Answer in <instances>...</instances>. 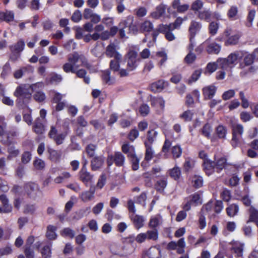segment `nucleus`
<instances>
[{"mask_svg": "<svg viewBox=\"0 0 258 258\" xmlns=\"http://www.w3.org/2000/svg\"><path fill=\"white\" fill-rule=\"evenodd\" d=\"M79 176L80 180L86 186L93 182L94 176L87 169L81 168L79 172Z\"/></svg>", "mask_w": 258, "mask_h": 258, "instance_id": "ddd939ff", "label": "nucleus"}, {"mask_svg": "<svg viewBox=\"0 0 258 258\" xmlns=\"http://www.w3.org/2000/svg\"><path fill=\"white\" fill-rule=\"evenodd\" d=\"M121 60L112 59L109 64V69L114 72H118L119 69V62Z\"/></svg>", "mask_w": 258, "mask_h": 258, "instance_id": "bf43d9fd", "label": "nucleus"}, {"mask_svg": "<svg viewBox=\"0 0 258 258\" xmlns=\"http://www.w3.org/2000/svg\"><path fill=\"white\" fill-rule=\"evenodd\" d=\"M33 72V68L30 65H27L16 70L14 73V76L15 78L18 79L22 78L26 73Z\"/></svg>", "mask_w": 258, "mask_h": 258, "instance_id": "5701e85b", "label": "nucleus"}, {"mask_svg": "<svg viewBox=\"0 0 258 258\" xmlns=\"http://www.w3.org/2000/svg\"><path fill=\"white\" fill-rule=\"evenodd\" d=\"M203 166L204 170L208 176L213 174L214 172L215 167V163L209 159H206L203 161Z\"/></svg>", "mask_w": 258, "mask_h": 258, "instance_id": "aec40b11", "label": "nucleus"}, {"mask_svg": "<svg viewBox=\"0 0 258 258\" xmlns=\"http://www.w3.org/2000/svg\"><path fill=\"white\" fill-rule=\"evenodd\" d=\"M82 18V14L81 11L79 10H76L73 14L71 20L75 23H78L80 22Z\"/></svg>", "mask_w": 258, "mask_h": 258, "instance_id": "e2e57ef3", "label": "nucleus"}, {"mask_svg": "<svg viewBox=\"0 0 258 258\" xmlns=\"http://www.w3.org/2000/svg\"><path fill=\"white\" fill-rule=\"evenodd\" d=\"M203 91L205 98L210 99L215 95L216 87L213 85L207 86L203 88Z\"/></svg>", "mask_w": 258, "mask_h": 258, "instance_id": "a878e982", "label": "nucleus"}, {"mask_svg": "<svg viewBox=\"0 0 258 258\" xmlns=\"http://www.w3.org/2000/svg\"><path fill=\"white\" fill-rule=\"evenodd\" d=\"M168 85V83L163 80H159L152 83L151 89L153 92H160Z\"/></svg>", "mask_w": 258, "mask_h": 258, "instance_id": "412c9836", "label": "nucleus"}, {"mask_svg": "<svg viewBox=\"0 0 258 258\" xmlns=\"http://www.w3.org/2000/svg\"><path fill=\"white\" fill-rule=\"evenodd\" d=\"M182 149L179 145L173 146L171 149V152L174 158H179L182 154Z\"/></svg>", "mask_w": 258, "mask_h": 258, "instance_id": "13d9d810", "label": "nucleus"}, {"mask_svg": "<svg viewBox=\"0 0 258 258\" xmlns=\"http://www.w3.org/2000/svg\"><path fill=\"white\" fill-rule=\"evenodd\" d=\"M33 130L37 134H42L44 133L45 131L44 126L40 118L38 117L35 119L33 125Z\"/></svg>", "mask_w": 258, "mask_h": 258, "instance_id": "7c9ffc66", "label": "nucleus"}, {"mask_svg": "<svg viewBox=\"0 0 258 258\" xmlns=\"http://www.w3.org/2000/svg\"><path fill=\"white\" fill-rule=\"evenodd\" d=\"M138 51L133 49H130L127 53V69L129 71H132L136 69L138 65V62L140 60L138 57Z\"/></svg>", "mask_w": 258, "mask_h": 258, "instance_id": "423d86ee", "label": "nucleus"}, {"mask_svg": "<svg viewBox=\"0 0 258 258\" xmlns=\"http://www.w3.org/2000/svg\"><path fill=\"white\" fill-rule=\"evenodd\" d=\"M220 50L221 46L216 43L209 44L207 48V51L209 53L218 54Z\"/></svg>", "mask_w": 258, "mask_h": 258, "instance_id": "c03bdc74", "label": "nucleus"}, {"mask_svg": "<svg viewBox=\"0 0 258 258\" xmlns=\"http://www.w3.org/2000/svg\"><path fill=\"white\" fill-rule=\"evenodd\" d=\"M56 227L53 225H49L47 227L46 233V237L49 240H54L57 237V234L55 233Z\"/></svg>", "mask_w": 258, "mask_h": 258, "instance_id": "72a5a7b5", "label": "nucleus"}, {"mask_svg": "<svg viewBox=\"0 0 258 258\" xmlns=\"http://www.w3.org/2000/svg\"><path fill=\"white\" fill-rule=\"evenodd\" d=\"M125 162V157L120 152H115L114 154L108 155L106 162L108 167L111 166L113 163L116 166H123Z\"/></svg>", "mask_w": 258, "mask_h": 258, "instance_id": "0eeeda50", "label": "nucleus"}, {"mask_svg": "<svg viewBox=\"0 0 258 258\" xmlns=\"http://www.w3.org/2000/svg\"><path fill=\"white\" fill-rule=\"evenodd\" d=\"M68 62L62 66V70L66 73L74 74L77 67L86 66L87 61L83 54H80L77 52H74L68 56Z\"/></svg>", "mask_w": 258, "mask_h": 258, "instance_id": "f257e3e1", "label": "nucleus"}, {"mask_svg": "<svg viewBox=\"0 0 258 258\" xmlns=\"http://www.w3.org/2000/svg\"><path fill=\"white\" fill-rule=\"evenodd\" d=\"M218 28V24L215 22H212L209 26L210 34H211L212 35H215L217 33Z\"/></svg>", "mask_w": 258, "mask_h": 258, "instance_id": "69168bd1", "label": "nucleus"}, {"mask_svg": "<svg viewBox=\"0 0 258 258\" xmlns=\"http://www.w3.org/2000/svg\"><path fill=\"white\" fill-rule=\"evenodd\" d=\"M32 158V155L30 152H24L21 157V162L22 163L26 164L28 163Z\"/></svg>", "mask_w": 258, "mask_h": 258, "instance_id": "0e129e2a", "label": "nucleus"}, {"mask_svg": "<svg viewBox=\"0 0 258 258\" xmlns=\"http://www.w3.org/2000/svg\"><path fill=\"white\" fill-rule=\"evenodd\" d=\"M52 243L50 242L49 244L44 246L41 250V253L43 258H49L51 256V247Z\"/></svg>", "mask_w": 258, "mask_h": 258, "instance_id": "37998d69", "label": "nucleus"}, {"mask_svg": "<svg viewBox=\"0 0 258 258\" xmlns=\"http://www.w3.org/2000/svg\"><path fill=\"white\" fill-rule=\"evenodd\" d=\"M161 222V218L160 216L152 217L149 223V226L153 229H157Z\"/></svg>", "mask_w": 258, "mask_h": 258, "instance_id": "49530a36", "label": "nucleus"}, {"mask_svg": "<svg viewBox=\"0 0 258 258\" xmlns=\"http://www.w3.org/2000/svg\"><path fill=\"white\" fill-rule=\"evenodd\" d=\"M134 22V19L132 17H127L125 20H122L119 24V33L120 37H125V31L124 29L128 28L131 23Z\"/></svg>", "mask_w": 258, "mask_h": 258, "instance_id": "dca6fc26", "label": "nucleus"}, {"mask_svg": "<svg viewBox=\"0 0 258 258\" xmlns=\"http://www.w3.org/2000/svg\"><path fill=\"white\" fill-rule=\"evenodd\" d=\"M128 158L131 162L133 170H137L139 167L140 159L137 157L136 154Z\"/></svg>", "mask_w": 258, "mask_h": 258, "instance_id": "864d4df0", "label": "nucleus"}, {"mask_svg": "<svg viewBox=\"0 0 258 258\" xmlns=\"http://www.w3.org/2000/svg\"><path fill=\"white\" fill-rule=\"evenodd\" d=\"M24 189L28 197L35 198L39 190V186L34 182H28L24 185Z\"/></svg>", "mask_w": 258, "mask_h": 258, "instance_id": "f8f14e48", "label": "nucleus"}, {"mask_svg": "<svg viewBox=\"0 0 258 258\" xmlns=\"http://www.w3.org/2000/svg\"><path fill=\"white\" fill-rule=\"evenodd\" d=\"M186 17H184V18H182L179 17L176 18V19L173 23H170L168 25H171V27L172 28V29H173L174 30L176 29H178L180 27L183 22L184 20H186Z\"/></svg>", "mask_w": 258, "mask_h": 258, "instance_id": "5fc2aeb1", "label": "nucleus"}, {"mask_svg": "<svg viewBox=\"0 0 258 258\" xmlns=\"http://www.w3.org/2000/svg\"><path fill=\"white\" fill-rule=\"evenodd\" d=\"M167 185V179L165 177H164L157 181L155 184V188L157 191L160 193H163Z\"/></svg>", "mask_w": 258, "mask_h": 258, "instance_id": "c85d7f7f", "label": "nucleus"}, {"mask_svg": "<svg viewBox=\"0 0 258 258\" xmlns=\"http://www.w3.org/2000/svg\"><path fill=\"white\" fill-rule=\"evenodd\" d=\"M158 30L159 32L164 34L166 39L168 41H172L176 39L175 35L172 32L174 29H172L171 25L161 24L158 25Z\"/></svg>", "mask_w": 258, "mask_h": 258, "instance_id": "1a4fd4ad", "label": "nucleus"}, {"mask_svg": "<svg viewBox=\"0 0 258 258\" xmlns=\"http://www.w3.org/2000/svg\"><path fill=\"white\" fill-rule=\"evenodd\" d=\"M226 212L228 216L233 217L239 211V207L236 204H231L226 208Z\"/></svg>", "mask_w": 258, "mask_h": 258, "instance_id": "c9c22d12", "label": "nucleus"}, {"mask_svg": "<svg viewBox=\"0 0 258 258\" xmlns=\"http://www.w3.org/2000/svg\"><path fill=\"white\" fill-rule=\"evenodd\" d=\"M158 132L154 130L149 131L147 133V141L145 143H147L152 145L154 142L156 140Z\"/></svg>", "mask_w": 258, "mask_h": 258, "instance_id": "4c0bfd02", "label": "nucleus"}, {"mask_svg": "<svg viewBox=\"0 0 258 258\" xmlns=\"http://www.w3.org/2000/svg\"><path fill=\"white\" fill-rule=\"evenodd\" d=\"M146 148L145 160L147 161H150L153 157L154 152L152 145L147 143H144Z\"/></svg>", "mask_w": 258, "mask_h": 258, "instance_id": "e433bc0d", "label": "nucleus"}, {"mask_svg": "<svg viewBox=\"0 0 258 258\" xmlns=\"http://www.w3.org/2000/svg\"><path fill=\"white\" fill-rule=\"evenodd\" d=\"M254 59V57L252 53L246 54L244 56L243 62L240 63V68L243 69L245 66H250L253 62Z\"/></svg>", "mask_w": 258, "mask_h": 258, "instance_id": "f704fd0d", "label": "nucleus"}, {"mask_svg": "<svg viewBox=\"0 0 258 258\" xmlns=\"http://www.w3.org/2000/svg\"><path fill=\"white\" fill-rule=\"evenodd\" d=\"M218 67H219V63L217 61L216 62H209L206 66V71L211 75L217 70Z\"/></svg>", "mask_w": 258, "mask_h": 258, "instance_id": "3c124183", "label": "nucleus"}, {"mask_svg": "<svg viewBox=\"0 0 258 258\" xmlns=\"http://www.w3.org/2000/svg\"><path fill=\"white\" fill-rule=\"evenodd\" d=\"M139 112L143 116H147L150 112V107L147 104H142L139 108Z\"/></svg>", "mask_w": 258, "mask_h": 258, "instance_id": "052dcab7", "label": "nucleus"}, {"mask_svg": "<svg viewBox=\"0 0 258 258\" xmlns=\"http://www.w3.org/2000/svg\"><path fill=\"white\" fill-rule=\"evenodd\" d=\"M14 19V13L11 11H6L0 13V19L1 20L10 22L13 21Z\"/></svg>", "mask_w": 258, "mask_h": 258, "instance_id": "473e14b6", "label": "nucleus"}, {"mask_svg": "<svg viewBox=\"0 0 258 258\" xmlns=\"http://www.w3.org/2000/svg\"><path fill=\"white\" fill-rule=\"evenodd\" d=\"M191 181L193 186L197 188H200L203 185V178L200 176L195 175L192 177Z\"/></svg>", "mask_w": 258, "mask_h": 258, "instance_id": "603ef678", "label": "nucleus"}, {"mask_svg": "<svg viewBox=\"0 0 258 258\" xmlns=\"http://www.w3.org/2000/svg\"><path fill=\"white\" fill-rule=\"evenodd\" d=\"M190 202L194 206H197L202 204V199L201 196L198 193H195L189 198Z\"/></svg>", "mask_w": 258, "mask_h": 258, "instance_id": "09e8293b", "label": "nucleus"}, {"mask_svg": "<svg viewBox=\"0 0 258 258\" xmlns=\"http://www.w3.org/2000/svg\"><path fill=\"white\" fill-rule=\"evenodd\" d=\"M106 175L104 173L101 174L96 184V187L99 189H102L106 182Z\"/></svg>", "mask_w": 258, "mask_h": 258, "instance_id": "6e6d98bb", "label": "nucleus"}, {"mask_svg": "<svg viewBox=\"0 0 258 258\" xmlns=\"http://www.w3.org/2000/svg\"><path fill=\"white\" fill-rule=\"evenodd\" d=\"M231 250L236 254L238 257H241L243 255L244 243L238 241H232Z\"/></svg>", "mask_w": 258, "mask_h": 258, "instance_id": "b1692460", "label": "nucleus"}, {"mask_svg": "<svg viewBox=\"0 0 258 258\" xmlns=\"http://www.w3.org/2000/svg\"><path fill=\"white\" fill-rule=\"evenodd\" d=\"M147 239L149 240H156L158 239V234L157 229L148 230L146 233Z\"/></svg>", "mask_w": 258, "mask_h": 258, "instance_id": "de8ad7c7", "label": "nucleus"}, {"mask_svg": "<svg viewBox=\"0 0 258 258\" xmlns=\"http://www.w3.org/2000/svg\"><path fill=\"white\" fill-rule=\"evenodd\" d=\"M153 24L150 21L146 20L141 23L140 30L142 32H149L153 30Z\"/></svg>", "mask_w": 258, "mask_h": 258, "instance_id": "79ce46f5", "label": "nucleus"}, {"mask_svg": "<svg viewBox=\"0 0 258 258\" xmlns=\"http://www.w3.org/2000/svg\"><path fill=\"white\" fill-rule=\"evenodd\" d=\"M102 79L103 81L108 84L112 85L114 83L115 80L110 77V72L109 70L103 71L102 74Z\"/></svg>", "mask_w": 258, "mask_h": 258, "instance_id": "a19ab883", "label": "nucleus"}, {"mask_svg": "<svg viewBox=\"0 0 258 258\" xmlns=\"http://www.w3.org/2000/svg\"><path fill=\"white\" fill-rule=\"evenodd\" d=\"M35 168L37 170H42L45 167V162L42 160L37 158L33 162Z\"/></svg>", "mask_w": 258, "mask_h": 258, "instance_id": "338daca9", "label": "nucleus"}, {"mask_svg": "<svg viewBox=\"0 0 258 258\" xmlns=\"http://www.w3.org/2000/svg\"><path fill=\"white\" fill-rule=\"evenodd\" d=\"M243 56L242 52L236 51L231 53L226 58H218L217 62L219 63V68L224 71H230Z\"/></svg>", "mask_w": 258, "mask_h": 258, "instance_id": "f03ea898", "label": "nucleus"}, {"mask_svg": "<svg viewBox=\"0 0 258 258\" xmlns=\"http://www.w3.org/2000/svg\"><path fill=\"white\" fill-rule=\"evenodd\" d=\"M231 127L232 137L231 140V145L235 148L240 143V140L243 133L244 128L242 124L237 123L232 124Z\"/></svg>", "mask_w": 258, "mask_h": 258, "instance_id": "39448f33", "label": "nucleus"}, {"mask_svg": "<svg viewBox=\"0 0 258 258\" xmlns=\"http://www.w3.org/2000/svg\"><path fill=\"white\" fill-rule=\"evenodd\" d=\"M68 134V132L67 131L59 133L56 127L52 125L50 126L48 136L56 145H59L63 144Z\"/></svg>", "mask_w": 258, "mask_h": 258, "instance_id": "20e7f679", "label": "nucleus"}, {"mask_svg": "<svg viewBox=\"0 0 258 258\" xmlns=\"http://www.w3.org/2000/svg\"><path fill=\"white\" fill-rule=\"evenodd\" d=\"M129 217L136 228L139 229L144 226L146 220L144 216L136 213H131L129 214Z\"/></svg>", "mask_w": 258, "mask_h": 258, "instance_id": "4468645a", "label": "nucleus"}, {"mask_svg": "<svg viewBox=\"0 0 258 258\" xmlns=\"http://www.w3.org/2000/svg\"><path fill=\"white\" fill-rule=\"evenodd\" d=\"M168 173L170 176L175 180L179 179L181 176V170L177 166H175L172 169L169 170Z\"/></svg>", "mask_w": 258, "mask_h": 258, "instance_id": "58836bf2", "label": "nucleus"}, {"mask_svg": "<svg viewBox=\"0 0 258 258\" xmlns=\"http://www.w3.org/2000/svg\"><path fill=\"white\" fill-rule=\"evenodd\" d=\"M212 12L209 10H203L199 12L198 17L201 20L209 22L211 20Z\"/></svg>", "mask_w": 258, "mask_h": 258, "instance_id": "a18cd8bd", "label": "nucleus"}, {"mask_svg": "<svg viewBox=\"0 0 258 258\" xmlns=\"http://www.w3.org/2000/svg\"><path fill=\"white\" fill-rule=\"evenodd\" d=\"M166 6L161 3L156 7L155 10L150 14L151 17L155 19H159L162 17L165 13Z\"/></svg>", "mask_w": 258, "mask_h": 258, "instance_id": "a211bd4d", "label": "nucleus"}, {"mask_svg": "<svg viewBox=\"0 0 258 258\" xmlns=\"http://www.w3.org/2000/svg\"><path fill=\"white\" fill-rule=\"evenodd\" d=\"M95 192V187H91L88 190L81 192L79 198L83 202H88L94 199Z\"/></svg>", "mask_w": 258, "mask_h": 258, "instance_id": "f3484780", "label": "nucleus"}, {"mask_svg": "<svg viewBox=\"0 0 258 258\" xmlns=\"http://www.w3.org/2000/svg\"><path fill=\"white\" fill-rule=\"evenodd\" d=\"M216 133L219 138L223 139L227 134L226 128L222 125H219L216 128Z\"/></svg>", "mask_w": 258, "mask_h": 258, "instance_id": "4d7b16f0", "label": "nucleus"}, {"mask_svg": "<svg viewBox=\"0 0 258 258\" xmlns=\"http://www.w3.org/2000/svg\"><path fill=\"white\" fill-rule=\"evenodd\" d=\"M60 234L63 237H67L72 239L75 236V232L70 228H65L61 231Z\"/></svg>", "mask_w": 258, "mask_h": 258, "instance_id": "8fccbe9b", "label": "nucleus"}, {"mask_svg": "<svg viewBox=\"0 0 258 258\" xmlns=\"http://www.w3.org/2000/svg\"><path fill=\"white\" fill-rule=\"evenodd\" d=\"M0 201L3 204L2 210L5 213H10L12 210V206L9 203V200L5 195L0 196Z\"/></svg>", "mask_w": 258, "mask_h": 258, "instance_id": "393cba45", "label": "nucleus"}, {"mask_svg": "<svg viewBox=\"0 0 258 258\" xmlns=\"http://www.w3.org/2000/svg\"><path fill=\"white\" fill-rule=\"evenodd\" d=\"M25 47V42L23 40H20L16 44L10 46L9 48L12 53H21Z\"/></svg>", "mask_w": 258, "mask_h": 258, "instance_id": "cd10ccee", "label": "nucleus"}, {"mask_svg": "<svg viewBox=\"0 0 258 258\" xmlns=\"http://www.w3.org/2000/svg\"><path fill=\"white\" fill-rule=\"evenodd\" d=\"M172 7L176 10L179 13H183L188 10L189 6L188 4L181 5L180 0H174L172 4Z\"/></svg>", "mask_w": 258, "mask_h": 258, "instance_id": "4be33fe9", "label": "nucleus"}, {"mask_svg": "<svg viewBox=\"0 0 258 258\" xmlns=\"http://www.w3.org/2000/svg\"><path fill=\"white\" fill-rule=\"evenodd\" d=\"M36 207L34 204H27L24 207V213L25 214H33L36 211Z\"/></svg>", "mask_w": 258, "mask_h": 258, "instance_id": "774afa93", "label": "nucleus"}, {"mask_svg": "<svg viewBox=\"0 0 258 258\" xmlns=\"http://www.w3.org/2000/svg\"><path fill=\"white\" fill-rule=\"evenodd\" d=\"M249 218L247 221V223L248 224L250 222H253L255 223L257 227H258V211L252 207L249 208Z\"/></svg>", "mask_w": 258, "mask_h": 258, "instance_id": "2f4dec72", "label": "nucleus"}, {"mask_svg": "<svg viewBox=\"0 0 258 258\" xmlns=\"http://www.w3.org/2000/svg\"><path fill=\"white\" fill-rule=\"evenodd\" d=\"M105 54L109 57H114L115 59L121 60L122 55L116 50V45L113 43H110L106 48Z\"/></svg>", "mask_w": 258, "mask_h": 258, "instance_id": "9b49d317", "label": "nucleus"}, {"mask_svg": "<svg viewBox=\"0 0 258 258\" xmlns=\"http://www.w3.org/2000/svg\"><path fill=\"white\" fill-rule=\"evenodd\" d=\"M79 67H76L74 74H76L77 77L83 79L84 82L86 84H89L90 79L89 77L86 76L87 74V71L82 69H78Z\"/></svg>", "mask_w": 258, "mask_h": 258, "instance_id": "bb28decb", "label": "nucleus"}, {"mask_svg": "<svg viewBox=\"0 0 258 258\" xmlns=\"http://www.w3.org/2000/svg\"><path fill=\"white\" fill-rule=\"evenodd\" d=\"M215 165L216 168L220 171L225 169V170H232L234 171L240 167L239 165L228 163L225 157L219 158L215 163Z\"/></svg>", "mask_w": 258, "mask_h": 258, "instance_id": "6e6552de", "label": "nucleus"}, {"mask_svg": "<svg viewBox=\"0 0 258 258\" xmlns=\"http://www.w3.org/2000/svg\"><path fill=\"white\" fill-rule=\"evenodd\" d=\"M176 243L178 247L177 248V253L179 254L183 253L184 252V248L185 246L184 239L183 238L179 239Z\"/></svg>", "mask_w": 258, "mask_h": 258, "instance_id": "680f3d73", "label": "nucleus"}, {"mask_svg": "<svg viewBox=\"0 0 258 258\" xmlns=\"http://www.w3.org/2000/svg\"><path fill=\"white\" fill-rule=\"evenodd\" d=\"M201 28L202 24L200 22L195 20L191 21L188 27L189 37H191V39L195 38Z\"/></svg>", "mask_w": 258, "mask_h": 258, "instance_id": "2eb2a0df", "label": "nucleus"}, {"mask_svg": "<svg viewBox=\"0 0 258 258\" xmlns=\"http://www.w3.org/2000/svg\"><path fill=\"white\" fill-rule=\"evenodd\" d=\"M121 150L129 158L136 154L135 147L128 143H125L121 147Z\"/></svg>", "mask_w": 258, "mask_h": 258, "instance_id": "c756f323", "label": "nucleus"}, {"mask_svg": "<svg viewBox=\"0 0 258 258\" xmlns=\"http://www.w3.org/2000/svg\"><path fill=\"white\" fill-rule=\"evenodd\" d=\"M151 104L152 106H159L161 108L165 106V101L162 97H151Z\"/></svg>", "mask_w": 258, "mask_h": 258, "instance_id": "ea45409f", "label": "nucleus"}, {"mask_svg": "<svg viewBox=\"0 0 258 258\" xmlns=\"http://www.w3.org/2000/svg\"><path fill=\"white\" fill-rule=\"evenodd\" d=\"M104 158L102 156H96L91 161V169L93 171L99 170L103 165Z\"/></svg>", "mask_w": 258, "mask_h": 258, "instance_id": "6ab92c4d", "label": "nucleus"}, {"mask_svg": "<svg viewBox=\"0 0 258 258\" xmlns=\"http://www.w3.org/2000/svg\"><path fill=\"white\" fill-rule=\"evenodd\" d=\"M7 141L3 143L8 145L7 152L8 155L7 159L11 160L13 158L17 157L19 155L20 151L14 145H12V142L9 140V136L7 137Z\"/></svg>", "mask_w": 258, "mask_h": 258, "instance_id": "9d476101", "label": "nucleus"}, {"mask_svg": "<svg viewBox=\"0 0 258 258\" xmlns=\"http://www.w3.org/2000/svg\"><path fill=\"white\" fill-rule=\"evenodd\" d=\"M43 86V83L41 82L32 84L29 86L25 85H21L16 88L14 95L20 99H29L31 97V93L30 91V89L33 91H36L37 88H42Z\"/></svg>", "mask_w": 258, "mask_h": 258, "instance_id": "7ed1b4c3", "label": "nucleus"}]
</instances>
